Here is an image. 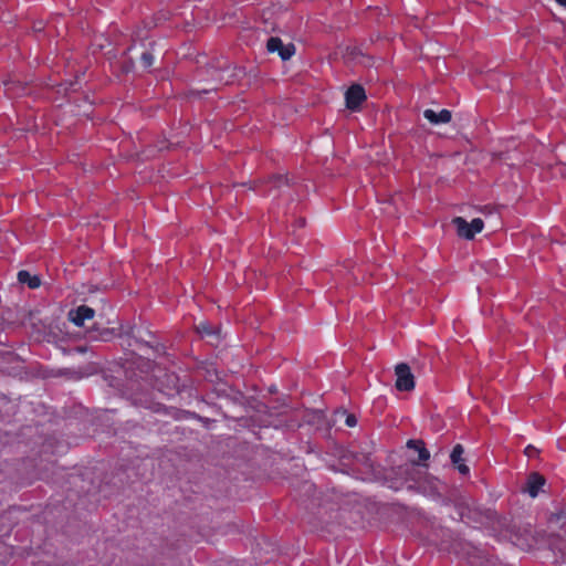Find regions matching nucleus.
<instances>
[{
    "mask_svg": "<svg viewBox=\"0 0 566 566\" xmlns=\"http://www.w3.org/2000/svg\"><path fill=\"white\" fill-rule=\"evenodd\" d=\"M396 374V388L399 391H410L415 388V377L410 367L405 364H398L395 368Z\"/></svg>",
    "mask_w": 566,
    "mask_h": 566,
    "instance_id": "7ed1b4c3",
    "label": "nucleus"
},
{
    "mask_svg": "<svg viewBox=\"0 0 566 566\" xmlns=\"http://www.w3.org/2000/svg\"><path fill=\"white\" fill-rule=\"evenodd\" d=\"M556 2H557L560 7H563V8H565V9H566V0H556Z\"/></svg>",
    "mask_w": 566,
    "mask_h": 566,
    "instance_id": "aec40b11",
    "label": "nucleus"
},
{
    "mask_svg": "<svg viewBox=\"0 0 566 566\" xmlns=\"http://www.w3.org/2000/svg\"><path fill=\"white\" fill-rule=\"evenodd\" d=\"M452 223L457 228L458 235L467 240H472L484 228V222L481 218H474L471 222H468L462 217H455Z\"/></svg>",
    "mask_w": 566,
    "mask_h": 566,
    "instance_id": "f03ea898",
    "label": "nucleus"
},
{
    "mask_svg": "<svg viewBox=\"0 0 566 566\" xmlns=\"http://www.w3.org/2000/svg\"><path fill=\"white\" fill-rule=\"evenodd\" d=\"M454 467L463 475H467L469 473V471H470L469 467L464 462L459 463V464H457Z\"/></svg>",
    "mask_w": 566,
    "mask_h": 566,
    "instance_id": "dca6fc26",
    "label": "nucleus"
},
{
    "mask_svg": "<svg viewBox=\"0 0 566 566\" xmlns=\"http://www.w3.org/2000/svg\"><path fill=\"white\" fill-rule=\"evenodd\" d=\"M154 55L149 51H145L140 55V63L145 69L150 67L154 64Z\"/></svg>",
    "mask_w": 566,
    "mask_h": 566,
    "instance_id": "4468645a",
    "label": "nucleus"
},
{
    "mask_svg": "<svg viewBox=\"0 0 566 566\" xmlns=\"http://www.w3.org/2000/svg\"><path fill=\"white\" fill-rule=\"evenodd\" d=\"M208 72L217 84H229L232 82V77L234 76L229 66H210Z\"/></svg>",
    "mask_w": 566,
    "mask_h": 566,
    "instance_id": "6e6552de",
    "label": "nucleus"
},
{
    "mask_svg": "<svg viewBox=\"0 0 566 566\" xmlns=\"http://www.w3.org/2000/svg\"><path fill=\"white\" fill-rule=\"evenodd\" d=\"M266 191L260 189L259 192L263 196L271 195L273 190H279L282 187H289V180L285 176L275 175L269 178V180L266 181Z\"/></svg>",
    "mask_w": 566,
    "mask_h": 566,
    "instance_id": "9d476101",
    "label": "nucleus"
},
{
    "mask_svg": "<svg viewBox=\"0 0 566 566\" xmlns=\"http://www.w3.org/2000/svg\"><path fill=\"white\" fill-rule=\"evenodd\" d=\"M196 329L201 336H211L214 334L212 326L208 322H200L196 326Z\"/></svg>",
    "mask_w": 566,
    "mask_h": 566,
    "instance_id": "ddd939ff",
    "label": "nucleus"
},
{
    "mask_svg": "<svg viewBox=\"0 0 566 566\" xmlns=\"http://www.w3.org/2000/svg\"><path fill=\"white\" fill-rule=\"evenodd\" d=\"M423 117L429 120L431 124H447L451 120L452 114L449 109H441L440 112H436L433 109H424Z\"/></svg>",
    "mask_w": 566,
    "mask_h": 566,
    "instance_id": "1a4fd4ad",
    "label": "nucleus"
},
{
    "mask_svg": "<svg viewBox=\"0 0 566 566\" xmlns=\"http://www.w3.org/2000/svg\"><path fill=\"white\" fill-rule=\"evenodd\" d=\"M366 98L364 87L359 84H354L345 93L346 107L354 112L358 111Z\"/></svg>",
    "mask_w": 566,
    "mask_h": 566,
    "instance_id": "39448f33",
    "label": "nucleus"
},
{
    "mask_svg": "<svg viewBox=\"0 0 566 566\" xmlns=\"http://www.w3.org/2000/svg\"><path fill=\"white\" fill-rule=\"evenodd\" d=\"M137 342L140 343L142 345H145V346H148L150 348H154L149 340H137Z\"/></svg>",
    "mask_w": 566,
    "mask_h": 566,
    "instance_id": "6ab92c4d",
    "label": "nucleus"
},
{
    "mask_svg": "<svg viewBox=\"0 0 566 566\" xmlns=\"http://www.w3.org/2000/svg\"><path fill=\"white\" fill-rule=\"evenodd\" d=\"M537 452H538V450L531 444L525 448V454L527 457H534Z\"/></svg>",
    "mask_w": 566,
    "mask_h": 566,
    "instance_id": "f3484780",
    "label": "nucleus"
},
{
    "mask_svg": "<svg viewBox=\"0 0 566 566\" xmlns=\"http://www.w3.org/2000/svg\"><path fill=\"white\" fill-rule=\"evenodd\" d=\"M18 281L22 284H27L30 289H36L41 285V280L36 275H32L25 270L18 272Z\"/></svg>",
    "mask_w": 566,
    "mask_h": 566,
    "instance_id": "9b49d317",
    "label": "nucleus"
},
{
    "mask_svg": "<svg viewBox=\"0 0 566 566\" xmlns=\"http://www.w3.org/2000/svg\"><path fill=\"white\" fill-rule=\"evenodd\" d=\"M266 50L270 53H277L283 61L290 60L295 54L293 43L284 44L279 36H271L266 42Z\"/></svg>",
    "mask_w": 566,
    "mask_h": 566,
    "instance_id": "20e7f679",
    "label": "nucleus"
},
{
    "mask_svg": "<svg viewBox=\"0 0 566 566\" xmlns=\"http://www.w3.org/2000/svg\"><path fill=\"white\" fill-rule=\"evenodd\" d=\"M95 315V311L87 305H80L77 308L72 310L69 313L70 321L81 327L84 326L85 321L92 319Z\"/></svg>",
    "mask_w": 566,
    "mask_h": 566,
    "instance_id": "423d86ee",
    "label": "nucleus"
},
{
    "mask_svg": "<svg viewBox=\"0 0 566 566\" xmlns=\"http://www.w3.org/2000/svg\"><path fill=\"white\" fill-rule=\"evenodd\" d=\"M545 483L546 480L542 474L538 472H532L527 476L524 491L527 492L531 497H536Z\"/></svg>",
    "mask_w": 566,
    "mask_h": 566,
    "instance_id": "0eeeda50",
    "label": "nucleus"
},
{
    "mask_svg": "<svg viewBox=\"0 0 566 566\" xmlns=\"http://www.w3.org/2000/svg\"><path fill=\"white\" fill-rule=\"evenodd\" d=\"M10 85H11V83H9V82L4 83V86L7 87V92L10 91Z\"/></svg>",
    "mask_w": 566,
    "mask_h": 566,
    "instance_id": "412c9836",
    "label": "nucleus"
},
{
    "mask_svg": "<svg viewBox=\"0 0 566 566\" xmlns=\"http://www.w3.org/2000/svg\"><path fill=\"white\" fill-rule=\"evenodd\" d=\"M216 90H217V85H213V86H210V87H208V88H203L201 92H202V93H209V92H211V91H216Z\"/></svg>",
    "mask_w": 566,
    "mask_h": 566,
    "instance_id": "a211bd4d",
    "label": "nucleus"
},
{
    "mask_svg": "<svg viewBox=\"0 0 566 566\" xmlns=\"http://www.w3.org/2000/svg\"><path fill=\"white\" fill-rule=\"evenodd\" d=\"M463 453H464V449L461 444H455L453 447V450L450 454V459H451V462L453 465L464 462L463 457H462Z\"/></svg>",
    "mask_w": 566,
    "mask_h": 566,
    "instance_id": "f8f14e48",
    "label": "nucleus"
},
{
    "mask_svg": "<svg viewBox=\"0 0 566 566\" xmlns=\"http://www.w3.org/2000/svg\"><path fill=\"white\" fill-rule=\"evenodd\" d=\"M407 447L418 452V461H411L410 463L400 467L401 472L406 475V480L419 482L423 472L418 469L419 465H426V461L429 460L430 453L427 450L422 440H408Z\"/></svg>",
    "mask_w": 566,
    "mask_h": 566,
    "instance_id": "f257e3e1",
    "label": "nucleus"
},
{
    "mask_svg": "<svg viewBox=\"0 0 566 566\" xmlns=\"http://www.w3.org/2000/svg\"><path fill=\"white\" fill-rule=\"evenodd\" d=\"M345 424L350 428L355 427L357 424V419L355 415L348 413L345 419Z\"/></svg>",
    "mask_w": 566,
    "mask_h": 566,
    "instance_id": "2eb2a0df",
    "label": "nucleus"
}]
</instances>
